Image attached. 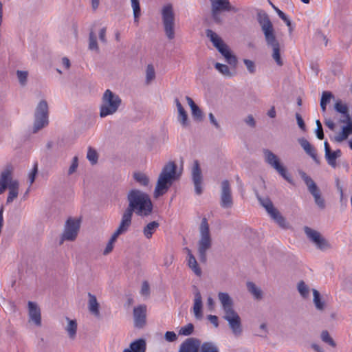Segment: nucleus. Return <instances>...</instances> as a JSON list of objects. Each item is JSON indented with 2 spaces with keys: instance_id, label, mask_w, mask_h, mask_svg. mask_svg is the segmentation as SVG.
Instances as JSON below:
<instances>
[{
  "instance_id": "9d476101",
  "label": "nucleus",
  "mask_w": 352,
  "mask_h": 352,
  "mask_svg": "<svg viewBox=\"0 0 352 352\" xmlns=\"http://www.w3.org/2000/svg\"><path fill=\"white\" fill-rule=\"evenodd\" d=\"M206 36L210 38L213 45L223 56L226 60L230 65L235 64L236 59L233 56L228 45L223 42L221 38L211 30L206 31Z\"/></svg>"
},
{
  "instance_id": "c03bdc74",
  "label": "nucleus",
  "mask_w": 352,
  "mask_h": 352,
  "mask_svg": "<svg viewBox=\"0 0 352 352\" xmlns=\"http://www.w3.org/2000/svg\"><path fill=\"white\" fill-rule=\"evenodd\" d=\"M194 326L192 324L189 323L182 327L179 331V334L182 336H188L192 333Z\"/></svg>"
},
{
  "instance_id": "cd10ccee",
  "label": "nucleus",
  "mask_w": 352,
  "mask_h": 352,
  "mask_svg": "<svg viewBox=\"0 0 352 352\" xmlns=\"http://www.w3.org/2000/svg\"><path fill=\"white\" fill-rule=\"evenodd\" d=\"M160 227V223L156 221H153L147 223L142 230L144 237L150 239L153 234L157 231Z\"/></svg>"
},
{
  "instance_id": "2eb2a0df",
  "label": "nucleus",
  "mask_w": 352,
  "mask_h": 352,
  "mask_svg": "<svg viewBox=\"0 0 352 352\" xmlns=\"http://www.w3.org/2000/svg\"><path fill=\"white\" fill-rule=\"evenodd\" d=\"M79 229L80 222L78 221L72 219H68L62 235V241H74L77 237Z\"/></svg>"
},
{
  "instance_id": "a18cd8bd",
  "label": "nucleus",
  "mask_w": 352,
  "mask_h": 352,
  "mask_svg": "<svg viewBox=\"0 0 352 352\" xmlns=\"http://www.w3.org/2000/svg\"><path fill=\"white\" fill-rule=\"evenodd\" d=\"M321 339L324 342L329 344L331 346H336L335 342L331 338L327 331H323L321 333Z\"/></svg>"
},
{
  "instance_id": "09e8293b",
  "label": "nucleus",
  "mask_w": 352,
  "mask_h": 352,
  "mask_svg": "<svg viewBox=\"0 0 352 352\" xmlns=\"http://www.w3.org/2000/svg\"><path fill=\"white\" fill-rule=\"evenodd\" d=\"M141 296L148 298L150 295V287L147 281H144L140 289Z\"/></svg>"
},
{
  "instance_id": "58836bf2",
  "label": "nucleus",
  "mask_w": 352,
  "mask_h": 352,
  "mask_svg": "<svg viewBox=\"0 0 352 352\" xmlns=\"http://www.w3.org/2000/svg\"><path fill=\"white\" fill-rule=\"evenodd\" d=\"M89 49L96 52H99L96 35L91 31L89 36Z\"/></svg>"
},
{
  "instance_id": "20e7f679",
  "label": "nucleus",
  "mask_w": 352,
  "mask_h": 352,
  "mask_svg": "<svg viewBox=\"0 0 352 352\" xmlns=\"http://www.w3.org/2000/svg\"><path fill=\"white\" fill-rule=\"evenodd\" d=\"M176 179V165L174 162H169L160 174L154 191V197L157 198L163 195Z\"/></svg>"
},
{
  "instance_id": "6e6d98bb",
  "label": "nucleus",
  "mask_w": 352,
  "mask_h": 352,
  "mask_svg": "<svg viewBox=\"0 0 352 352\" xmlns=\"http://www.w3.org/2000/svg\"><path fill=\"white\" fill-rule=\"evenodd\" d=\"M314 201L318 207L320 209H324L326 206L325 201L324 198L322 197V195L319 197H317L314 199Z\"/></svg>"
},
{
  "instance_id": "473e14b6",
  "label": "nucleus",
  "mask_w": 352,
  "mask_h": 352,
  "mask_svg": "<svg viewBox=\"0 0 352 352\" xmlns=\"http://www.w3.org/2000/svg\"><path fill=\"white\" fill-rule=\"evenodd\" d=\"M187 265L192 270V271L198 276L201 275V270L198 265L197 261L193 254L186 258Z\"/></svg>"
},
{
  "instance_id": "3c124183",
  "label": "nucleus",
  "mask_w": 352,
  "mask_h": 352,
  "mask_svg": "<svg viewBox=\"0 0 352 352\" xmlns=\"http://www.w3.org/2000/svg\"><path fill=\"white\" fill-rule=\"evenodd\" d=\"M87 157L91 162V164H96L98 160V155L96 151L89 148L87 152Z\"/></svg>"
},
{
  "instance_id": "bb28decb",
  "label": "nucleus",
  "mask_w": 352,
  "mask_h": 352,
  "mask_svg": "<svg viewBox=\"0 0 352 352\" xmlns=\"http://www.w3.org/2000/svg\"><path fill=\"white\" fill-rule=\"evenodd\" d=\"M350 135H352L351 122H349L346 126L342 127V131L334 137V140L337 142H342L346 140Z\"/></svg>"
},
{
  "instance_id": "680f3d73",
  "label": "nucleus",
  "mask_w": 352,
  "mask_h": 352,
  "mask_svg": "<svg viewBox=\"0 0 352 352\" xmlns=\"http://www.w3.org/2000/svg\"><path fill=\"white\" fill-rule=\"evenodd\" d=\"M208 117H209V120L210 121V122L217 128V129H219L220 128V125L219 124L218 122L217 121V120L215 119L214 115L212 113H210L209 115H208Z\"/></svg>"
},
{
  "instance_id": "412c9836",
  "label": "nucleus",
  "mask_w": 352,
  "mask_h": 352,
  "mask_svg": "<svg viewBox=\"0 0 352 352\" xmlns=\"http://www.w3.org/2000/svg\"><path fill=\"white\" fill-rule=\"evenodd\" d=\"M133 214L129 210L126 209L124 212L118 228L113 232L117 236L125 233L131 224Z\"/></svg>"
},
{
  "instance_id": "864d4df0",
  "label": "nucleus",
  "mask_w": 352,
  "mask_h": 352,
  "mask_svg": "<svg viewBox=\"0 0 352 352\" xmlns=\"http://www.w3.org/2000/svg\"><path fill=\"white\" fill-rule=\"evenodd\" d=\"M333 97V96L330 91H323L320 102L321 103L327 104L330 102V100Z\"/></svg>"
},
{
  "instance_id": "a19ab883",
  "label": "nucleus",
  "mask_w": 352,
  "mask_h": 352,
  "mask_svg": "<svg viewBox=\"0 0 352 352\" xmlns=\"http://www.w3.org/2000/svg\"><path fill=\"white\" fill-rule=\"evenodd\" d=\"M215 69L221 73L222 75L226 77H231L232 74L230 71L229 67L226 65L221 64L219 63H215L214 65Z\"/></svg>"
},
{
  "instance_id": "6e6552de",
  "label": "nucleus",
  "mask_w": 352,
  "mask_h": 352,
  "mask_svg": "<svg viewBox=\"0 0 352 352\" xmlns=\"http://www.w3.org/2000/svg\"><path fill=\"white\" fill-rule=\"evenodd\" d=\"M49 124V108L45 100H41L34 111V120L32 128L34 133H37Z\"/></svg>"
},
{
  "instance_id": "5701e85b",
  "label": "nucleus",
  "mask_w": 352,
  "mask_h": 352,
  "mask_svg": "<svg viewBox=\"0 0 352 352\" xmlns=\"http://www.w3.org/2000/svg\"><path fill=\"white\" fill-rule=\"evenodd\" d=\"M299 174L302 180L304 181V182L305 183L309 192L311 194L314 199L321 195L320 189L318 188L314 181L309 176H308L303 171H300Z\"/></svg>"
},
{
  "instance_id": "37998d69",
  "label": "nucleus",
  "mask_w": 352,
  "mask_h": 352,
  "mask_svg": "<svg viewBox=\"0 0 352 352\" xmlns=\"http://www.w3.org/2000/svg\"><path fill=\"white\" fill-rule=\"evenodd\" d=\"M298 291L303 298H307L309 294V288L304 281H300L298 284Z\"/></svg>"
},
{
  "instance_id": "4be33fe9",
  "label": "nucleus",
  "mask_w": 352,
  "mask_h": 352,
  "mask_svg": "<svg viewBox=\"0 0 352 352\" xmlns=\"http://www.w3.org/2000/svg\"><path fill=\"white\" fill-rule=\"evenodd\" d=\"M194 294V300H193V306H192V311L195 317L201 320L203 317V302L202 297L199 290L197 288H195L193 292Z\"/></svg>"
},
{
  "instance_id": "9b49d317",
  "label": "nucleus",
  "mask_w": 352,
  "mask_h": 352,
  "mask_svg": "<svg viewBox=\"0 0 352 352\" xmlns=\"http://www.w3.org/2000/svg\"><path fill=\"white\" fill-rule=\"evenodd\" d=\"M263 157L265 162L276 170L280 175H281L288 182L292 183V179L287 173V170L285 166L281 164L279 157L269 149H263Z\"/></svg>"
},
{
  "instance_id": "6ab92c4d",
  "label": "nucleus",
  "mask_w": 352,
  "mask_h": 352,
  "mask_svg": "<svg viewBox=\"0 0 352 352\" xmlns=\"http://www.w3.org/2000/svg\"><path fill=\"white\" fill-rule=\"evenodd\" d=\"M147 308L145 305H140L133 309L134 325L137 328H142L146 323Z\"/></svg>"
},
{
  "instance_id": "f704fd0d",
  "label": "nucleus",
  "mask_w": 352,
  "mask_h": 352,
  "mask_svg": "<svg viewBox=\"0 0 352 352\" xmlns=\"http://www.w3.org/2000/svg\"><path fill=\"white\" fill-rule=\"evenodd\" d=\"M200 352H219L218 346L212 342H200Z\"/></svg>"
},
{
  "instance_id": "8fccbe9b",
  "label": "nucleus",
  "mask_w": 352,
  "mask_h": 352,
  "mask_svg": "<svg viewBox=\"0 0 352 352\" xmlns=\"http://www.w3.org/2000/svg\"><path fill=\"white\" fill-rule=\"evenodd\" d=\"M78 166V157L76 156H75L72 159V164L68 169L67 174L69 175H71L73 173H74L76 171Z\"/></svg>"
},
{
  "instance_id": "2f4dec72",
  "label": "nucleus",
  "mask_w": 352,
  "mask_h": 352,
  "mask_svg": "<svg viewBox=\"0 0 352 352\" xmlns=\"http://www.w3.org/2000/svg\"><path fill=\"white\" fill-rule=\"evenodd\" d=\"M247 288L248 292L253 296V297L256 300H261L263 298L262 290L258 287H257L254 283L248 282Z\"/></svg>"
},
{
  "instance_id": "0e129e2a",
  "label": "nucleus",
  "mask_w": 352,
  "mask_h": 352,
  "mask_svg": "<svg viewBox=\"0 0 352 352\" xmlns=\"http://www.w3.org/2000/svg\"><path fill=\"white\" fill-rule=\"evenodd\" d=\"M61 63L63 67L66 69H69L71 65L69 60L67 57H63L61 59Z\"/></svg>"
},
{
  "instance_id": "69168bd1",
  "label": "nucleus",
  "mask_w": 352,
  "mask_h": 352,
  "mask_svg": "<svg viewBox=\"0 0 352 352\" xmlns=\"http://www.w3.org/2000/svg\"><path fill=\"white\" fill-rule=\"evenodd\" d=\"M273 8L274 9L276 10V13L278 14V16L282 19V20H285L286 19V14L282 12L280 10H279L278 8H276V6H273Z\"/></svg>"
},
{
  "instance_id": "e433bc0d",
  "label": "nucleus",
  "mask_w": 352,
  "mask_h": 352,
  "mask_svg": "<svg viewBox=\"0 0 352 352\" xmlns=\"http://www.w3.org/2000/svg\"><path fill=\"white\" fill-rule=\"evenodd\" d=\"M133 9L134 23L138 24L139 17L141 14V10L139 0H131Z\"/></svg>"
},
{
  "instance_id": "f257e3e1",
  "label": "nucleus",
  "mask_w": 352,
  "mask_h": 352,
  "mask_svg": "<svg viewBox=\"0 0 352 352\" xmlns=\"http://www.w3.org/2000/svg\"><path fill=\"white\" fill-rule=\"evenodd\" d=\"M218 300L220 302L222 318L227 321L232 333L239 336L242 333L241 318L234 309V303L232 297L227 292H219Z\"/></svg>"
},
{
  "instance_id": "ea45409f",
  "label": "nucleus",
  "mask_w": 352,
  "mask_h": 352,
  "mask_svg": "<svg viewBox=\"0 0 352 352\" xmlns=\"http://www.w3.org/2000/svg\"><path fill=\"white\" fill-rule=\"evenodd\" d=\"M155 78V72L154 67L149 64L146 67V83L150 84Z\"/></svg>"
},
{
  "instance_id": "49530a36",
  "label": "nucleus",
  "mask_w": 352,
  "mask_h": 352,
  "mask_svg": "<svg viewBox=\"0 0 352 352\" xmlns=\"http://www.w3.org/2000/svg\"><path fill=\"white\" fill-rule=\"evenodd\" d=\"M335 109L342 113V114H344V115H346L347 117H349V115H348V107L346 104L342 103L340 101L339 102H337L336 104H335Z\"/></svg>"
},
{
  "instance_id": "f8f14e48",
  "label": "nucleus",
  "mask_w": 352,
  "mask_h": 352,
  "mask_svg": "<svg viewBox=\"0 0 352 352\" xmlns=\"http://www.w3.org/2000/svg\"><path fill=\"white\" fill-rule=\"evenodd\" d=\"M304 230L307 236L318 249L325 251L331 248V244L319 232L309 227H305Z\"/></svg>"
},
{
  "instance_id": "a211bd4d",
  "label": "nucleus",
  "mask_w": 352,
  "mask_h": 352,
  "mask_svg": "<svg viewBox=\"0 0 352 352\" xmlns=\"http://www.w3.org/2000/svg\"><path fill=\"white\" fill-rule=\"evenodd\" d=\"M28 317L29 322L36 327L41 326V313L38 305L34 302H28Z\"/></svg>"
},
{
  "instance_id": "5fc2aeb1",
  "label": "nucleus",
  "mask_w": 352,
  "mask_h": 352,
  "mask_svg": "<svg viewBox=\"0 0 352 352\" xmlns=\"http://www.w3.org/2000/svg\"><path fill=\"white\" fill-rule=\"evenodd\" d=\"M164 338L166 341L173 342L177 340V336L174 331H166Z\"/></svg>"
},
{
  "instance_id": "de8ad7c7",
  "label": "nucleus",
  "mask_w": 352,
  "mask_h": 352,
  "mask_svg": "<svg viewBox=\"0 0 352 352\" xmlns=\"http://www.w3.org/2000/svg\"><path fill=\"white\" fill-rule=\"evenodd\" d=\"M325 157L328 164L332 167H336V156L335 153L332 151H329V154L325 153Z\"/></svg>"
},
{
  "instance_id": "4c0bfd02",
  "label": "nucleus",
  "mask_w": 352,
  "mask_h": 352,
  "mask_svg": "<svg viewBox=\"0 0 352 352\" xmlns=\"http://www.w3.org/2000/svg\"><path fill=\"white\" fill-rule=\"evenodd\" d=\"M118 236L113 233L105 248L102 251V254L107 256L113 250L114 244L118 239Z\"/></svg>"
},
{
  "instance_id": "c85d7f7f",
  "label": "nucleus",
  "mask_w": 352,
  "mask_h": 352,
  "mask_svg": "<svg viewBox=\"0 0 352 352\" xmlns=\"http://www.w3.org/2000/svg\"><path fill=\"white\" fill-rule=\"evenodd\" d=\"M67 324L65 326V329L67 331L68 336L70 339L74 340L76 336L78 324L76 320H71L69 318H66Z\"/></svg>"
},
{
  "instance_id": "79ce46f5",
  "label": "nucleus",
  "mask_w": 352,
  "mask_h": 352,
  "mask_svg": "<svg viewBox=\"0 0 352 352\" xmlns=\"http://www.w3.org/2000/svg\"><path fill=\"white\" fill-rule=\"evenodd\" d=\"M16 77L21 86L24 87L27 85L28 72L27 71H16Z\"/></svg>"
},
{
  "instance_id": "4d7b16f0",
  "label": "nucleus",
  "mask_w": 352,
  "mask_h": 352,
  "mask_svg": "<svg viewBox=\"0 0 352 352\" xmlns=\"http://www.w3.org/2000/svg\"><path fill=\"white\" fill-rule=\"evenodd\" d=\"M36 173H37V166L35 165L34 168L29 173V175H28V179H29V182H30V186H31L34 183V182L35 180V177H36Z\"/></svg>"
},
{
  "instance_id": "e2e57ef3",
  "label": "nucleus",
  "mask_w": 352,
  "mask_h": 352,
  "mask_svg": "<svg viewBox=\"0 0 352 352\" xmlns=\"http://www.w3.org/2000/svg\"><path fill=\"white\" fill-rule=\"evenodd\" d=\"M245 123L252 126V127H254L255 126V121H254V119L253 118V116L252 115H250L248 116L245 120Z\"/></svg>"
},
{
  "instance_id": "b1692460",
  "label": "nucleus",
  "mask_w": 352,
  "mask_h": 352,
  "mask_svg": "<svg viewBox=\"0 0 352 352\" xmlns=\"http://www.w3.org/2000/svg\"><path fill=\"white\" fill-rule=\"evenodd\" d=\"M87 307L92 315L96 317L100 316V305L96 296L91 293H88Z\"/></svg>"
},
{
  "instance_id": "f3484780",
  "label": "nucleus",
  "mask_w": 352,
  "mask_h": 352,
  "mask_svg": "<svg viewBox=\"0 0 352 352\" xmlns=\"http://www.w3.org/2000/svg\"><path fill=\"white\" fill-rule=\"evenodd\" d=\"M192 180L195 187V191L197 195L202 193L203 175L200 168L199 162L195 160L191 170Z\"/></svg>"
},
{
  "instance_id": "7ed1b4c3",
  "label": "nucleus",
  "mask_w": 352,
  "mask_h": 352,
  "mask_svg": "<svg viewBox=\"0 0 352 352\" xmlns=\"http://www.w3.org/2000/svg\"><path fill=\"white\" fill-rule=\"evenodd\" d=\"M258 22L264 34L267 45L272 48V58L277 65L279 66L283 65V61L280 54V45L276 38L272 22L267 14L260 16Z\"/></svg>"
},
{
  "instance_id": "c756f323",
  "label": "nucleus",
  "mask_w": 352,
  "mask_h": 352,
  "mask_svg": "<svg viewBox=\"0 0 352 352\" xmlns=\"http://www.w3.org/2000/svg\"><path fill=\"white\" fill-rule=\"evenodd\" d=\"M186 100L190 107L192 115L195 119L201 120L202 119V111L199 108V107L194 102L193 100L189 97L186 96Z\"/></svg>"
},
{
  "instance_id": "393cba45",
  "label": "nucleus",
  "mask_w": 352,
  "mask_h": 352,
  "mask_svg": "<svg viewBox=\"0 0 352 352\" xmlns=\"http://www.w3.org/2000/svg\"><path fill=\"white\" fill-rule=\"evenodd\" d=\"M298 143L300 144L303 150L309 155L315 162H318V157L316 149L314 147L304 138L298 140Z\"/></svg>"
},
{
  "instance_id": "aec40b11",
  "label": "nucleus",
  "mask_w": 352,
  "mask_h": 352,
  "mask_svg": "<svg viewBox=\"0 0 352 352\" xmlns=\"http://www.w3.org/2000/svg\"><path fill=\"white\" fill-rule=\"evenodd\" d=\"M199 339L188 338L180 344L178 352H199Z\"/></svg>"
},
{
  "instance_id": "338daca9",
  "label": "nucleus",
  "mask_w": 352,
  "mask_h": 352,
  "mask_svg": "<svg viewBox=\"0 0 352 352\" xmlns=\"http://www.w3.org/2000/svg\"><path fill=\"white\" fill-rule=\"evenodd\" d=\"M325 124L329 129L334 130L335 123L331 119L326 120Z\"/></svg>"
},
{
  "instance_id": "052dcab7",
  "label": "nucleus",
  "mask_w": 352,
  "mask_h": 352,
  "mask_svg": "<svg viewBox=\"0 0 352 352\" xmlns=\"http://www.w3.org/2000/svg\"><path fill=\"white\" fill-rule=\"evenodd\" d=\"M99 38L101 42L105 43L107 42L106 39V28H102L100 29L99 32Z\"/></svg>"
},
{
  "instance_id": "0eeeda50",
  "label": "nucleus",
  "mask_w": 352,
  "mask_h": 352,
  "mask_svg": "<svg viewBox=\"0 0 352 352\" xmlns=\"http://www.w3.org/2000/svg\"><path fill=\"white\" fill-rule=\"evenodd\" d=\"M8 188V196L6 203H12L19 195V182L16 179H13L12 171L10 169H6L0 175V195Z\"/></svg>"
},
{
  "instance_id": "13d9d810",
  "label": "nucleus",
  "mask_w": 352,
  "mask_h": 352,
  "mask_svg": "<svg viewBox=\"0 0 352 352\" xmlns=\"http://www.w3.org/2000/svg\"><path fill=\"white\" fill-rule=\"evenodd\" d=\"M296 120H297V123H298V126L302 129V130H305V122L301 117V116L300 115V113H296Z\"/></svg>"
},
{
  "instance_id": "ddd939ff",
  "label": "nucleus",
  "mask_w": 352,
  "mask_h": 352,
  "mask_svg": "<svg viewBox=\"0 0 352 352\" xmlns=\"http://www.w3.org/2000/svg\"><path fill=\"white\" fill-rule=\"evenodd\" d=\"M261 205L266 210L270 217L281 227H285L286 222L280 212L274 207L272 201L268 197L258 196Z\"/></svg>"
},
{
  "instance_id": "72a5a7b5",
  "label": "nucleus",
  "mask_w": 352,
  "mask_h": 352,
  "mask_svg": "<svg viewBox=\"0 0 352 352\" xmlns=\"http://www.w3.org/2000/svg\"><path fill=\"white\" fill-rule=\"evenodd\" d=\"M130 350L131 352H145L146 342L143 339H138L130 344Z\"/></svg>"
},
{
  "instance_id": "a878e982",
  "label": "nucleus",
  "mask_w": 352,
  "mask_h": 352,
  "mask_svg": "<svg viewBox=\"0 0 352 352\" xmlns=\"http://www.w3.org/2000/svg\"><path fill=\"white\" fill-rule=\"evenodd\" d=\"M175 103L176 104L177 111H178V117L177 120L179 122V123L183 126H187L188 125V115L185 109H184L183 106L182 105L181 102L177 98L175 99Z\"/></svg>"
},
{
  "instance_id": "39448f33",
  "label": "nucleus",
  "mask_w": 352,
  "mask_h": 352,
  "mask_svg": "<svg viewBox=\"0 0 352 352\" xmlns=\"http://www.w3.org/2000/svg\"><path fill=\"white\" fill-rule=\"evenodd\" d=\"M199 239L197 243L198 254L201 262H206V253L212 244L210 226L206 218H203L199 227Z\"/></svg>"
},
{
  "instance_id": "774afa93",
  "label": "nucleus",
  "mask_w": 352,
  "mask_h": 352,
  "mask_svg": "<svg viewBox=\"0 0 352 352\" xmlns=\"http://www.w3.org/2000/svg\"><path fill=\"white\" fill-rule=\"evenodd\" d=\"M311 346L316 352H325L324 350L317 344L313 343Z\"/></svg>"
},
{
  "instance_id": "7c9ffc66",
  "label": "nucleus",
  "mask_w": 352,
  "mask_h": 352,
  "mask_svg": "<svg viewBox=\"0 0 352 352\" xmlns=\"http://www.w3.org/2000/svg\"><path fill=\"white\" fill-rule=\"evenodd\" d=\"M313 292V302L314 304L318 311H323L325 308V302L322 300L321 296L318 290L316 289H312Z\"/></svg>"
},
{
  "instance_id": "423d86ee",
  "label": "nucleus",
  "mask_w": 352,
  "mask_h": 352,
  "mask_svg": "<svg viewBox=\"0 0 352 352\" xmlns=\"http://www.w3.org/2000/svg\"><path fill=\"white\" fill-rule=\"evenodd\" d=\"M121 103L122 100L118 94L113 93L110 89H107L101 98L100 116L101 118H105L116 113L121 105Z\"/></svg>"
},
{
  "instance_id": "4468645a",
  "label": "nucleus",
  "mask_w": 352,
  "mask_h": 352,
  "mask_svg": "<svg viewBox=\"0 0 352 352\" xmlns=\"http://www.w3.org/2000/svg\"><path fill=\"white\" fill-rule=\"evenodd\" d=\"M220 204L223 208H230L233 205L231 186L228 180L221 184Z\"/></svg>"
},
{
  "instance_id": "1a4fd4ad",
  "label": "nucleus",
  "mask_w": 352,
  "mask_h": 352,
  "mask_svg": "<svg viewBox=\"0 0 352 352\" xmlns=\"http://www.w3.org/2000/svg\"><path fill=\"white\" fill-rule=\"evenodd\" d=\"M161 14L165 34L169 40H173L175 36V19L173 5L170 3L164 5L162 8Z\"/></svg>"
},
{
  "instance_id": "c9c22d12",
  "label": "nucleus",
  "mask_w": 352,
  "mask_h": 352,
  "mask_svg": "<svg viewBox=\"0 0 352 352\" xmlns=\"http://www.w3.org/2000/svg\"><path fill=\"white\" fill-rule=\"evenodd\" d=\"M134 179L140 185L144 187H148L150 184V179L148 177L142 173H135L133 175Z\"/></svg>"
},
{
  "instance_id": "dca6fc26",
  "label": "nucleus",
  "mask_w": 352,
  "mask_h": 352,
  "mask_svg": "<svg viewBox=\"0 0 352 352\" xmlns=\"http://www.w3.org/2000/svg\"><path fill=\"white\" fill-rule=\"evenodd\" d=\"M211 3L212 16L213 19L219 23L221 21V12L230 10L229 0H210Z\"/></svg>"
},
{
  "instance_id": "bf43d9fd",
  "label": "nucleus",
  "mask_w": 352,
  "mask_h": 352,
  "mask_svg": "<svg viewBox=\"0 0 352 352\" xmlns=\"http://www.w3.org/2000/svg\"><path fill=\"white\" fill-rule=\"evenodd\" d=\"M208 319L214 326V327L217 328L219 327V319L217 316L208 315Z\"/></svg>"
},
{
  "instance_id": "603ef678",
  "label": "nucleus",
  "mask_w": 352,
  "mask_h": 352,
  "mask_svg": "<svg viewBox=\"0 0 352 352\" xmlns=\"http://www.w3.org/2000/svg\"><path fill=\"white\" fill-rule=\"evenodd\" d=\"M243 63L250 74H254L256 71V67L254 63L249 59H244Z\"/></svg>"
},
{
  "instance_id": "f03ea898",
  "label": "nucleus",
  "mask_w": 352,
  "mask_h": 352,
  "mask_svg": "<svg viewBox=\"0 0 352 352\" xmlns=\"http://www.w3.org/2000/svg\"><path fill=\"white\" fill-rule=\"evenodd\" d=\"M129 207L131 213L134 212L140 217H148L153 212V205L149 195L138 189L130 190L127 195Z\"/></svg>"
}]
</instances>
